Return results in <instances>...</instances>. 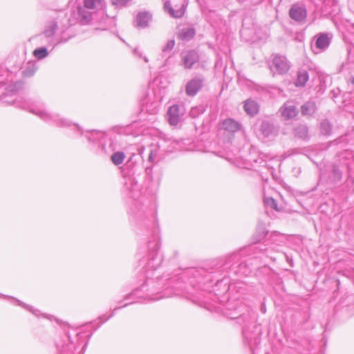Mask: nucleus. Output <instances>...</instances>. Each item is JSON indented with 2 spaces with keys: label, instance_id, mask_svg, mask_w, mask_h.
I'll use <instances>...</instances> for the list:
<instances>
[{
  "label": "nucleus",
  "instance_id": "nucleus-1",
  "mask_svg": "<svg viewBox=\"0 0 354 354\" xmlns=\"http://www.w3.org/2000/svg\"><path fill=\"white\" fill-rule=\"evenodd\" d=\"M186 7L185 0H166L164 2L163 9L170 17L179 19L184 16Z\"/></svg>",
  "mask_w": 354,
  "mask_h": 354
},
{
  "label": "nucleus",
  "instance_id": "nucleus-2",
  "mask_svg": "<svg viewBox=\"0 0 354 354\" xmlns=\"http://www.w3.org/2000/svg\"><path fill=\"white\" fill-rule=\"evenodd\" d=\"M290 68V63L286 57L275 55L272 59L270 70L274 74H285Z\"/></svg>",
  "mask_w": 354,
  "mask_h": 354
},
{
  "label": "nucleus",
  "instance_id": "nucleus-3",
  "mask_svg": "<svg viewBox=\"0 0 354 354\" xmlns=\"http://www.w3.org/2000/svg\"><path fill=\"white\" fill-rule=\"evenodd\" d=\"M184 113L183 106L174 104L170 106L167 111L169 123L173 126L177 125L180 122Z\"/></svg>",
  "mask_w": 354,
  "mask_h": 354
},
{
  "label": "nucleus",
  "instance_id": "nucleus-4",
  "mask_svg": "<svg viewBox=\"0 0 354 354\" xmlns=\"http://www.w3.org/2000/svg\"><path fill=\"white\" fill-rule=\"evenodd\" d=\"M58 28L56 22L51 21L44 31L38 36L41 42H45L48 45H54L55 37L54 35Z\"/></svg>",
  "mask_w": 354,
  "mask_h": 354
},
{
  "label": "nucleus",
  "instance_id": "nucleus-5",
  "mask_svg": "<svg viewBox=\"0 0 354 354\" xmlns=\"http://www.w3.org/2000/svg\"><path fill=\"white\" fill-rule=\"evenodd\" d=\"M333 35L329 32H320L314 37L315 48L324 51L330 46Z\"/></svg>",
  "mask_w": 354,
  "mask_h": 354
},
{
  "label": "nucleus",
  "instance_id": "nucleus-6",
  "mask_svg": "<svg viewBox=\"0 0 354 354\" xmlns=\"http://www.w3.org/2000/svg\"><path fill=\"white\" fill-rule=\"evenodd\" d=\"M289 16L297 22L305 21L307 17V10L304 6L295 3L292 6L289 10Z\"/></svg>",
  "mask_w": 354,
  "mask_h": 354
},
{
  "label": "nucleus",
  "instance_id": "nucleus-7",
  "mask_svg": "<svg viewBox=\"0 0 354 354\" xmlns=\"http://www.w3.org/2000/svg\"><path fill=\"white\" fill-rule=\"evenodd\" d=\"M181 59L185 68L190 69L194 64L198 62L199 55L196 51L191 50L182 53Z\"/></svg>",
  "mask_w": 354,
  "mask_h": 354
},
{
  "label": "nucleus",
  "instance_id": "nucleus-8",
  "mask_svg": "<svg viewBox=\"0 0 354 354\" xmlns=\"http://www.w3.org/2000/svg\"><path fill=\"white\" fill-rule=\"evenodd\" d=\"M178 29L176 37L181 41H189L196 35V29L192 26H178Z\"/></svg>",
  "mask_w": 354,
  "mask_h": 354
},
{
  "label": "nucleus",
  "instance_id": "nucleus-9",
  "mask_svg": "<svg viewBox=\"0 0 354 354\" xmlns=\"http://www.w3.org/2000/svg\"><path fill=\"white\" fill-rule=\"evenodd\" d=\"M152 20V15L147 11H142L137 14L134 24L135 26L138 28H145L149 25Z\"/></svg>",
  "mask_w": 354,
  "mask_h": 354
},
{
  "label": "nucleus",
  "instance_id": "nucleus-10",
  "mask_svg": "<svg viewBox=\"0 0 354 354\" xmlns=\"http://www.w3.org/2000/svg\"><path fill=\"white\" fill-rule=\"evenodd\" d=\"M203 79L196 77L187 82L185 87V93L188 96H194L202 88Z\"/></svg>",
  "mask_w": 354,
  "mask_h": 354
},
{
  "label": "nucleus",
  "instance_id": "nucleus-11",
  "mask_svg": "<svg viewBox=\"0 0 354 354\" xmlns=\"http://www.w3.org/2000/svg\"><path fill=\"white\" fill-rule=\"evenodd\" d=\"M221 129L227 131L228 133H236L243 131L242 124L238 121L228 118L224 120L221 124Z\"/></svg>",
  "mask_w": 354,
  "mask_h": 354
},
{
  "label": "nucleus",
  "instance_id": "nucleus-12",
  "mask_svg": "<svg viewBox=\"0 0 354 354\" xmlns=\"http://www.w3.org/2000/svg\"><path fill=\"white\" fill-rule=\"evenodd\" d=\"M281 115L286 120L292 119L297 115V107L290 102H286L280 109Z\"/></svg>",
  "mask_w": 354,
  "mask_h": 354
},
{
  "label": "nucleus",
  "instance_id": "nucleus-13",
  "mask_svg": "<svg viewBox=\"0 0 354 354\" xmlns=\"http://www.w3.org/2000/svg\"><path fill=\"white\" fill-rule=\"evenodd\" d=\"M23 109L29 110L30 112L38 115L44 120L48 121L52 119L50 114L40 107H33L30 104H26Z\"/></svg>",
  "mask_w": 354,
  "mask_h": 354
},
{
  "label": "nucleus",
  "instance_id": "nucleus-14",
  "mask_svg": "<svg viewBox=\"0 0 354 354\" xmlns=\"http://www.w3.org/2000/svg\"><path fill=\"white\" fill-rule=\"evenodd\" d=\"M244 111L250 116H254L259 112V105L253 100L248 99L244 102Z\"/></svg>",
  "mask_w": 354,
  "mask_h": 354
},
{
  "label": "nucleus",
  "instance_id": "nucleus-15",
  "mask_svg": "<svg viewBox=\"0 0 354 354\" xmlns=\"http://www.w3.org/2000/svg\"><path fill=\"white\" fill-rule=\"evenodd\" d=\"M316 110V104L313 101H308L301 106V113L304 116H312Z\"/></svg>",
  "mask_w": 354,
  "mask_h": 354
},
{
  "label": "nucleus",
  "instance_id": "nucleus-16",
  "mask_svg": "<svg viewBox=\"0 0 354 354\" xmlns=\"http://www.w3.org/2000/svg\"><path fill=\"white\" fill-rule=\"evenodd\" d=\"M309 80L308 73L304 69H300L297 74L295 84L297 87H304Z\"/></svg>",
  "mask_w": 354,
  "mask_h": 354
},
{
  "label": "nucleus",
  "instance_id": "nucleus-17",
  "mask_svg": "<svg viewBox=\"0 0 354 354\" xmlns=\"http://www.w3.org/2000/svg\"><path fill=\"white\" fill-rule=\"evenodd\" d=\"M79 19L82 24H88L91 20V14L82 8H78Z\"/></svg>",
  "mask_w": 354,
  "mask_h": 354
},
{
  "label": "nucleus",
  "instance_id": "nucleus-18",
  "mask_svg": "<svg viewBox=\"0 0 354 354\" xmlns=\"http://www.w3.org/2000/svg\"><path fill=\"white\" fill-rule=\"evenodd\" d=\"M102 0H84V6L88 9H97L102 6Z\"/></svg>",
  "mask_w": 354,
  "mask_h": 354
},
{
  "label": "nucleus",
  "instance_id": "nucleus-19",
  "mask_svg": "<svg viewBox=\"0 0 354 354\" xmlns=\"http://www.w3.org/2000/svg\"><path fill=\"white\" fill-rule=\"evenodd\" d=\"M33 55L37 59H41L46 57L48 55V53L46 48L42 47V48H36L33 51Z\"/></svg>",
  "mask_w": 354,
  "mask_h": 354
},
{
  "label": "nucleus",
  "instance_id": "nucleus-20",
  "mask_svg": "<svg viewBox=\"0 0 354 354\" xmlns=\"http://www.w3.org/2000/svg\"><path fill=\"white\" fill-rule=\"evenodd\" d=\"M124 158L125 155L124 153L116 152L111 156V160L115 165H118L124 161Z\"/></svg>",
  "mask_w": 354,
  "mask_h": 354
},
{
  "label": "nucleus",
  "instance_id": "nucleus-21",
  "mask_svg": "<svg viewBox=\"0 0 354 354\" xmlns=\"http://www.w3.org/2000/svg\"><path fill=\"white\" fill-rule=\"evenodd\" d=\"M273 129V125L269 121L263 120L261 122L260 126V131L261 133H270Z\"/></svg>",
  "mask_w": 354,
  "mask_h": 354
},
{
  "label": "nucleus",
  "instance_id": "nucleus-22",
  "mask_svg": "<svg viewBox=\"0 0 354 354\" xmlns=\"http://www.w3.org/2000/svg\"><path fill=\"white\" fill-rule=\"evenodd\" d=\"M320 129L323 133H330L332 130V126L328 120H324L320 123Z\"/></svg>",
  "mask_w": 354,
  "mask_h": 354
},
{
  "label": "nucleus",
  "instance_id": "nucleus-23",
  "mask_svg": "<svg viewBox=\"0 0 354 354\" xmlns=\"http://www.w3.org/2000/svg\"><path fill=\"white\" fill-rule=\"evenodd\" d=\"M175 41L174 39L169 40L165 46L162 48V53H166L170 52L174 47Z\"/></svg>",
  "mask_w": 354,
  "mask_h": 354
},
{
  "label": "nucleus",
  "instance_id": "nucleus-24",
  "mask_svg": "<svg viewBox=\"0 0 354 354\" xmlns=\"http://www.w3.org/2000/svg\"><path fill=\"white\" fill-rule=\"evenodd\" d=\"M35 71L36 68L33 65H31L23 71V75L26 77H30L35 73Z\"/></svg>",
  "mask_w": 354,
  "mask_h": 354
},
{
  "label": "nucleus",
  "instance_id": "nucleus-25",
  "mask_svg": "<svg viewBox=\"0 0 354 354\" xmlns=\"http://www.w3.org/2000/svg\"><path fill=\"white\" fill-rule=\"evenodd\" d=\"M266 204L275 210H278L277 202L272 198L265 199Z\"/></svg>",
  "mask_w": 354,
  "mask_h": 354
},
{
  "label": "nucleus",
  "instance_id": "nucleus-26",
  "mask_svg": "<svg viewBox=\"0 0 354 354\" xmlns=\"http://www.w3.org/2000/svg\"><path fill=\"white\" fill-rule=\"evenodd\" d=\"M130 1L131 0H111L113 5L120 7L127 6Z\"/></svg>",
  "mask_w": 354,
  "mask_h": 354
},
{
  "label": "nucleus",
  "instance_id": "nucleus-27",
  "mask_svg": "<svg viewBox=\"0 0 354 354\" xmlns=\"http://www.w3.org/2000/svg\"><path fill=\"white\" fill-rule=\"evenodd\" d=\"M111 131H115L117 133H120V132H126V131H127V129L126 127L115 126L111 129Z\"/></svg>",
  "mask_w": 354,
  "mask_h": 354
},
{
  "label": "nucleus",
  "instance_id": "nucleus-28",
  "mask_svg": "<svg viewBox=\"0 0 354 354\" xmlns=\"http://www.w3.org/2000/svg\"><path fill=\"white\" fill-rule=\"evenodd\" d=\"M133 54H134V55L137 56V57H139V58L142 57V53H141V51L139 50V48H136L133 50Z\"/></svg>",
  "mask_w": 354,
  "mask_h": 354
},
{
  "label": "nucleus",
  "instance_id": "nucleus-29",
  "mask_svg": "<svg viewBox=\"0 0 354 354\" xmlns=\"http://www.w3.org/2000/svg\"><path fill=\"white\" fill-rule=\"evenodd\" d=\"M302 133H307L308 132V129L306 127H302V130H301Z\"/></svg>",
  "mask_w": 354,
  "mask_h": 354
},
{
  "label": "nucleus",
  "instance_id": "nucleus-30",
  "mask_svg": "<svg viewBox=\"0 0 354 354\" xmlns=\"http://www.w3.org/2000/svg\"><path fill=\"white\" fill-rule=\"evenodd\" d=\"M88 133H104V131H96L95 130L90 131Z\"/></svg>",
  "mask_w": 354,
  "mask_h": 354
},
{
  "label": "nucleus",
  "instance_id": "nucleus-31",
  "mask_svg": "<svg viewBox=\"0 0 354 354\" xmlns=\"http://www.w3.org/2000/svg\"><path fill=\"white\" fill-rule=\"evenodd\" d=\"M349 82H350L352 84H353V85H354V77H352L351 78V80H349Z\"/></svg>",
  "mask_w": 354,
  "mask_h": 354
},
{
  "label": "nucleus",
  "instance_id": "nucleus-32",
  "mask_svg": "<svg viewBox=\"0 0 354 354\" xmlns=\"http://www.w3.org/2000/svg\"><path fill=\"white\" fill-rule=\"evenodd\" d=\"M143 59H144L145 62L147 63L149 62V59L147 57H145V56L143 57Z\"/></svg>",
  "mask_w": 354,
  "mask_h": 354
},
{
  "label": "nucleus",
  "instance_id": "nucleus-33",
  "mask_svg": "<svg viewBox=\"0 0 354 354\" xmlns=\"http://www.w3.org/2000/svg\"><path fill=\"white\" fill-rule=\"evenodd\" d=\"M351 6H354V0H353V1L351 2Z\"/></svg>",
  "mask_w": 354,
  "mask_h": 354
},
{
  "label": "nucleus",
  "instance_id": "nucleus-34",
  "mask_svg": "<svg viewBox=\"0 0 354 354\" xmlns=\"http://www.w3.org/2000/svg\"><path fill=\"white\" fill-rule=\"evenodd\" d=\"M77 129H78V131H82V130L80 129V127H77Z\"/></svg>",
  "mask_w": 354,
  "mask_h": 354
}]
</instances>
